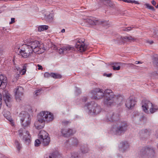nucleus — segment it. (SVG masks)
<instances>
[{"label": "nucleus", "mask_w": 158, "mask_h": 158, "mask_svg": "<svg viewBox=\"0 0 158 158\" xmlns=\"http://www.w3.org/2000/svg\"><path fill=\"white\" fill-rule=\"evenodd\" d=\"M119 115L113 112L108 113L105 120L107 122H114L115 123L111 127L110 132L112 134L120 135L123 134L127 130L128 125L126 121L120 120Z\"/></svg>", "instance_id": "nucleus-1"}, {"label": "nucleus", "mask_w": 158, "mask_h": 158, "mask_svg": "<svg viewBox=\"0 0 158 158\" xmlns=\"http://www.w3.org/2000/svg\"><path fill=\"white\" fill-rule=\"evenodd\" d=\"M54 119L53 115L50 112L42 111L37 116V120L35 123L34 126L38 129L43 128L45 123H48Z\"/></svg>", "instance_id": "nucleus-2"}, {"label": "nucleus", "mask_w": 158, "mask_h": 158, "mask_svg": "<svg viewBox=\"0 0 158 158\" xmlns=\"http://www.w3.org/2000/svg\"><path fill=\"white\" fill-rule=\"evenodd\" d=\"M123 100L122 96L114 95L111 89L107 90L106 92L103 103L105 106L109 107L115 104H119Z\"/></svg>", "instance_id": "nucleus-3"}, {"label": "nucleus", "mask_w": 158, "mask_h": 158, "mask_svg": "<svg viewBox=\"0 0 158 158\" xmlns=\"http://www.w3.org/2000/svg\"><path fill=\"white\" fill-rule=\"evenodd\" d=\"M140 158H155V152L153 148L147 146L143 148L139 154Z\"/></svg>", "instance_id": "nucleus-4"}, {"label": "nucleus", "mask_w": 158, "mask_h": 158, "mask_svg": "<svg viewBox=\"0 0 158 158\" xmlns=\"http://www.w3.org/2000/svg\"><path fill=\"white\" fill-rule=\"evenodd\" d=\"M142 107L143 110L145 113L148 114L150 112L152 114L156 111L158 107L156 106L153 105L149 101L143 99L141 103Z\"/></svg>", "instance_id": "nucleus-5"}, {"label": "nucleus", "mask_w": 158, "mask_h": 158, "mask_svg": "<svg viewBox=\"0 0 158 158\" xmlns=\"http://www.w3.org/2000/svg\"><path fill=\"white\" fill-rule=\"evenodd\" d=\"M16 53L22 57L26 58L28 57L33 52L28 44H23L21 48H19Z\"/></svg>", "instance_id": "nucleus-6"}, {"label": "nucleus", "mask_w": 158, "mask_h": 158, "mask_svg": "<svg viewBox=\"0 0 158 158\" xmlns=\"http://www.w3.org/2000/svg\"><path fill=\"white\" fill-rule=\"evenodd\" d=\"M85 106L89 110V113L92 115L97 114L101 111L100 106L94 102H91L87 103Z\"/></svg>", "instance_id": "nucleus-7"}, {"label": "nucleus", "mask_w": 158, "mask_h": 158, "mask_svg": "<svg viewBox=\"0 0 158 158\" xmlns=\"http://www.w3.org/2000/svg\"><path fill=\"white\" fill-rule=\"evenodd\" d=\"M28 42L27 44L29 45L33 52L37 54L41 53V51L40 50L41 49V45H43L42 44H40L39 41L37 40L28 41Z\"/></svg>", "instance_id": "nucleus-8"}, {"label": "nucleus", "mask_w": 158, "mask_h": 158, "mask_svg": "<svg viewBox=\"0 0 158 158\" xmlns=\"http://www.w3.org/2000/svg\"><path fill=\"white\" fill-rule=\"evenodd\" d=\"M107 90L110 89H106L103 92L102 89L96 88L91 92V94L92 95L91 98L95 99H100L103 97L104 98L105 97L106 92Z\"/></svg>", "instance_id": "nucleus-9"}, {"label": "nucleus", "mask_w": 158, "mask_h": 158, "mask_svg": "<svg viewBox=\"0 0 158 158\" xmlns=\"http://www.w3.org/2000/svg\"><path fill=\"white\" fill-rule=\"evenodd\" d=\"M19 135L20 137H22V140L26 144H29L31 141V136L29 132L25 129H20L18 131Z\"/></svg>", "instance_id": "nucleus-10"}, {"label": "nucleus", "mask_w": 158, "mask_h": 158, "mask_svg": "<svg viewBox=\"0 0 158 158\" xmlns=\"http://www.w3.org/2000/svg\"><path fill=\"white\" fill-rule=\"evenodd\" d=\"M15 93V98L17 102H19L21 100L22 96L23 95V88L21 86H17L14 90Z\"/></svg>", "instance_id": "nucleus-11"}, {"label": "nucleus", "mask_w": 158, "mask_h": 158, "mask_svg": "<svg viewBox=\"0 0 158 158\" xmlns=\"http://www.w3.org/2000/svg\"><path fill=\"white\" fill-rule=\"evenodd\" d=\"M85 41V39H79L75 45V47L80 52H85L86 50L87 45L84 44Z\"/></svg>", "instance_id": "nucleus-12"}, {"label": "nucleus", "mask_w": 158, "mask_h": 158, "mask_svg": "<svg viewBox=\"0 0 158 158\" xmlns=\"http://www.w3.org/2000/svg\"><path fill=\"white\" fill-rule=\"evenodd\" d=\"M136 40L134 37L132 36H125L124 37L119 36L117 40L118 43L120 44H121L128 42H134Z\"/></svg>", "instance_id": "nucleus-13"}, {"label": "nucleus", "mask_w": 158, "mask_h": 158, "mask_svg": "<svg viewBox=\"0 0 158 158\" xmlns=\"http://www.w3.org/2000/svg\"><path fill=\"white\" fill-rule=\"evenodd\" d=\"M139 135L141 140H145L148 139L150 135V132L147 129L142 130L139 132Z\"/></svg>", "instance_id": "nucleus-14"}, {"label": "nucleus", "mask_w": 158, "mask_h": 158, "mask_svg": "<svg viewBox=\"0 0 158 158\" xmlns=\"http://www.w3.org/2000/svg\"><path fill=\"white\" fill-rule=\"evenodd\" d=\"M129 147V143L127 142L123 141L120 143L119 146V151L124 153L127 150Z\"/></svg>", "instance_id": "nucleus-15"}, {"label": "nucleus", "mask_w": 158, "mask_h": 158, "mask_svg": "<svg viewBox=\"0 0 158 158\" xmlns=\"http://www.w3.org/2000/svg\"><path fill=\"white\" fill-rule=\"evenodd\" d=\"M7 84V79L4 75H0V89H3L6 88Z\"/></svg>", "instance_id": "nucleus-16"}, {"label": "nucleus", "mask_w": 158, "mask_h": 158, "mask_svg": "<svg viewBox=\"0 0 158 158\" xmlns=\"http://www.w3.org/2000/svg\"><path fill=\"white\" fill-rule=\"evenodd\" d=\"M136 102V101L133 98H129L127 100L125 105L129 109H131L134 106Z\"/></svg>", "instance_id": "nucleus-17"}, {"label": "nucleus", "mask_w": 158, "mask_h": 158, "mask_svg": "<svg viewBox=\"0 0 158 158\" xmlns=\"http://www.w3.org/2000/svg\"><path fill=\"white\" fill-rule=\"evenodd\" d=\"M74 48L70 46L64 47L60 48L59 50V53L60 54H66L71 52L74 50Z\"/></svg>", "instance_id": "nucleus-18"}, {"label": "nucleus", "mask_w": 158, "mask_h": 158, "mask_svg": "<svg viewBox=\"0 0 158 158\" xmlns=\"http://www.w3.org/2000/svg\"><path fill=\"white\" fill-rule=\"evenodd\" d=\"M19 116L21 121L23 122L24 120H26V121L28 122V123H29V120H27L30 117V116L27 112L22 111L19 114Z\"/></svg>", "instance_id": "nucleus-19"}, {"label": "nucleus", "mask_w": 158, "mask_h": 158, "mask_svg": "<svg viewBox=\"0 0 158 158\" xmlns=\"http://www.w3.org/2000/svg\"><path fill=\"white\" fill-rule=\"evenodd\" d=\"M85 21L89 24L91 25H97L100 24H103L106 23V21H100L99 20H95L93 19L87 18Z\"/></svg>", "instance_id": "nucleus-20"}, {"label": "nucleus", "mask_w": 158, "mask_h": 158, "mask_svg": "<svg viewBox=\"0 0 158 158\" xmlns=\"http://www.w3.org/2000/svg\"><path fill=\"white\" fill-rule=\"evenodd\" d=\"M68 142L70 145L73 146H77L79 143L78 139L74 137L70 138L68 140Z\"/></svg>", "instance_id": "nucleus-21"}, {"label": "nucleus", "mask_w": 158, "mask_h": 158, "mask_svg": "<svg viewBox=\"0 0 158 158\" xmlns=\"http://www.w3.org/2000/svg\"><path fill=\"white\" fill-rule=\"evenodd\" d=\"M4 99L6 106H10V102L11 98L10 97V95L9 93H6L4 95Z\"/></svg>", "instance_id": "nucleus-22"}, {"label": "nucleus", "mask_w": 158, "mask_h": 158, "mask_svg": "<svg viewBox=\"0 0 158 158\" xmlns=\"http://www.w3.org/2000/svg\"><path fill=\"white\" fill-rule=\"evenodd\" d=\"M80 150L81 152L83 154H85L88 153L89 150L88 146L87 145H84L81 147Z\"/></svg>", "instance_id": "nucleus-23"}, {"label": "nucleus", "mask_w": 158, "mask_h": 158, "mask_svg": "<svg viewBox=\"0 0 158 158\" xmlns=\"http://www.w3.org/2000/svg\"><path fill=\"white\" fill-rule=\"evenodd\" d=\"M4 116L7 119H8L11 123H13V120L12 119L10 116V114L9 111H6V113L4 114Z\"/></svg>", "instance_id": "nucleus-24"}, {"label": "nucleus", "mask_w": 158, "mask_h": 158, "mask_svg": "<svg viewBox=\"0 0 158 158\" xmlns=\"http://www.w3.org/2000/svg\"><path fill=\"white\" fill-rule=\"evenodd\" d=\"M152 60L154 66L158 68V58L155 56L152 57Z\"/></svg>", "instance_id": "nucleus-25"}, {"label": "nucleus", "mask_w": 158, "mask_h": 158, "mask_svg": "<svg viewBox=\"0 0 158 158\" xmlns=\"http://www.w3.org/2000/svg\"><path fill=\"white\" fill-rule=\"evenodd\" d=\"M41 141L44 146H47L50 143V138H47L46 139H42Z\"/></svg>", "instance_id": "nucleus-26"}, {"label": "nucleus", "mask_w": 158, "mask_h": 158, "mask_svg": "<svg viewBox=\"0 0 158 158\" xmlns=\"http://www.w3.org/2000/svg\"><path fill=\"white\" fill-rule=\"evenodd\" d=\"M40 139H43V137H45L48 135V134L44 131H41L39 134Z\"/></svg>", "instance_id": "nucleus-27"}, {"label": "nucleus", "mask_w": 158, "mask_h": 158, "mask_svg": "<svg viewBox=\"0 0 158 158\" xmlns=\"http://www.w3.org/2000/svg\"><path fill=\"white\" fill-rule=\"evenodd\" d=\"M15 144L19 152L21 149L22 148V144L17 139L15 140Z\"/></svg>", "instance_id": "nucleus-28"}, {"label": "nucleus", "mask_w": 158, "mask_h": 158, "mask_svg": "<svg viewBox=\"0 0 158 158\" xmlns=\"http://www.w3.org/2000/svg\"><path fill=\"white\" fill-rule=\"evenodd\" d=\"M28 120H29L28 122H29V123H28V122H27V121H26V120H24L23 122L21 121V124L23 127H28L30 124L31 120L30 117L29 118Z\"/></svg>", "instance_id": "nucleus-29"}, {"label": "nucleus", "mask_w": 158, "mask_h": 158, "mask_svg": "<svg viewBox=\"0 0 158 158\" xmlns=\"http://www.w3.org/2000/svg\"><path fill=\"white\" fill-rule=\"evenodd\" d=\"M48 27L47 25H41L40 26L38 27V31H41L44 30H47L48 29Z\"/></svg>", "instance_id": "nucleus-30"}, {"label": "nucleus", "mask_w": 158, "mask_h": 158, "mask_svg": "<svg viewBox=\"0 0 158 158\" xmlns=\"http://www.w3.org/2000/svg\"><path fill=\"white\" fill-rule=\"evenodd\" d=\"M61 133L63 136L64 137H68L67 129L62 128L61 130Z\"/></svg>", "instance_id": "nucleus-31"}, {"label": "nucleus", "mask_w": 158, "mask_h": 158, "mask_svg": "<svg viewBox=\"0 0 158 158\" xmlns=\"http://www.w3.org/2000/svg\"><path fill=\"white\" fill-rule=\"evenodd\" d=\"M57 155L55 152L50 154L49 155H45L44 158H56Z\"/></svg>", "instance_id": "nucleus-32"}, {"label": "nucleus", "mask_w": 158, "mask_h": 158, "mask_svg": "<svg viewBox=\"0 0 158 158\" xmlns=\"http://www.w3.org/2000/svg\"><path fill=\"white\" fill-rule=\"evenodd\" d=\"M118 64H119L120 63H114L113 64L114 65L112 66V67L114 70H118L120 69V66L118 65L117 67L115 66Z\"/></svg>", "instance_id": "nucleus-33"}, {"label": "nucleus", "mask_w": 158, "mask_h": 158, "mask_svg": "<svg viewBox=\"0 0 158 158\" xmlns=\"http://www.w3.org/2000/svg\"><path fill=\"white\" fill-rule=\"evenodd\" d=\"M51 77L54 78L60 79L61 78L62 76L59 74L51 73Z\"/></svg>", "instance_id": "nucleus-34"}, {"label": "nucleus", "mask_w": 158, "mask_h": 158, "mask_svg": "<svg viewBox=\"0 0 158 158\" xmlns=\"http://www.w3.org/2000/svg\"><path fill=\"white\" fill-rule=\"evenodd\" d=\"M76 132V131L75 130H73L71 129H67V133L68 137L70 136L71 135H72L74 134Z\"/></svg>", "instance_id": "nucleus-35"}, {"label": "nucleus", "mask_w": 158, "mask_h": 158, "mask_svg": "<svg viewBox=\"0 0 158 158\" xmlns=\"http://www.w3.org/2000/svg\"><path fill=\"white\" fill-rule=\"evenodd\" d=\"M72 158H77L78 155L77 152H73L71 153Z\"/></svg>", "instance_id": "nucleus-36"}, {"label": "nucleus", "mask_w": 158, "mask_h": 158, "mask_svg": "<svg viewBox=\"0 0 158 158\" xmlns=\"http://www.w3.org/2000/svg\"><path fill=\"white\" fill-rule=\"evenodd\" d=\"M145 5L146 6V8H148L149 9L152 10L153 11H154L155 9L154 7L152 6H150L149 4L146 3Z\"/></svg>", "instance_id": "nucleus-37"}, {"label": "nucleus", "mask_w": 158, "mask_h": 158, "mask_svg": "<svg viewBox=\"0 0 158 158\" xmlns=\"http://www.w3.org/2000/svg\"><path fill=\"white\" fill-rule=\"evenodd\" d=\"M41 142L40 140L36 139L35 142V146L38 147L40 144Z\"/></svg>", "instance_id": "nucleus-38"}, {"label": "nucleus", "mask_w": 158, "mask_h": 158, "mask_svg": "<svg viewBox=\"0 0 158 158\" xmlns=\"http://www.w3.org/2000/svg\"><path fill=\"white\" fill-rule=\"evenodd\" d=\"M70 123V122L69 121H66L65 120H63L62 122V125L64 126H66Z\"/></svg>", "instance_id": "nucleus-39"}, {"label": "nucleus", "mask_w": 158, "mask_h": 158, "mask_svg": "<svg viewBox=\"0 0 158 158\" xmlns=\"http://www.w3.org/2000/svg\"><path fill=\"white\" fill-rule=\"evenodd\" d=\"M44 77H51V73H49L48 72H46L44 74Z\"/></svg>", "instance_id": "nucleus-40"}, {"label": "nucleus", "mask_w": 158, "mask_h": 158, "mask_svg": "<svg viewBox=\"0 0 158 158\" xmlns=\"http://www.w3.org/2000/svg\"><path fill=\"white\" fill-rule=\"evenodd\" d=\"M53 19V18L52 17L50 16H48L47 18V20L48 22H51Z\"/></svg>", "instance_id": "nucleus-41"}, {"label": "nucleus", "mask_w": 158, "mask_h": 158, "mask_svg": "<svg viewBox=\"0 0 158 158\" xmlns=\"http://www.w3.org/2000/svg\"><path fill=\"white\" fill-rule=\"evenodd\" d=\"M20 72V73H22L21 75H23L25 74V73L26 72V70H25L24 69H22L20 71H19V72Z\"/></svg>", "instance_id": "nucleus-42"}, {"label": "nucleus", "mask_w": 158, "mask_h": 158, "mask_svg": "<svg viewBox=\"0 0 158 158\" xmlns=\"http://www.w3.org/2000/svg\"><path fill=\"white\" fill-rule=\"evenodd\" d=\"M51 47L54 50H56L57 49V47L55 44H52Z\"/></svg>", "instance_id": "nucleus-43"}, {"label": "nucleus", "mask_w": 158, "mask_h": 158, "mask_svg": "<svg viewBox=\"0 0 158 158\" xmlns=\"http://www.w3.org/2000/svg\"><path fill=\"white\" fill-rule=\"evenodd\" d=\"M41 91V90L38 89L36 90L35 91V94L36 95V96H38L39 95V93Z\"/></svg>", "instance_id": "nucleus-44"}, {"label": "nucleus", "mask_w": 158, "mask_h": 158, "mask_svg": "<svg viewBox=\"0 0 158 158\" xmlns=\"http://www.w3.org/2000/svg\"><path fill=\"white\" fill-rule=\"evenodd\" d=\"M15 22V19L14 18H12L11 19V21L9 23L10 24H11Z\"/></svg>", "instance_id": "nucleus-45"}, {"label": "nucleus", "mask_w": 158, "mask_h": 158, "mask_svg": "<svg viewBox=\"0 0 158 158\" xmlns=\"http://www.w3.org/2000/svg\"><path fill=\"white\" fill-rule=\"evenodd\" d=\"M82 100L83 102H85L87 100V98L85 97H83L82 99Z\"/></svg>", "instance_id": "nucleus-46"}, {"label": "nucleus", "mask_w": 158, "mask_h": 158, "mask_svg": "<svg viewBox=\"0 0 158 158\" xmlns=\"http://www.w3.org/2000/svg\"><path fill=\"white\" fill-rule=\"evenodd\" d=\"M27 64H25L23 66V69H24L25 70H26V69H27Z\"/></svg>", "instance_id": "nucleus-47"}, {"label": "nucleus", "mask_w": 158, "mask_h": 158, "mask_svg": "<svg viewBox=\"0 0 158 158\" xmlns=\"http://www.w3.org/2000/svg\"><path fill=\"white\" fill-rule=\"evenodd\" d=\"M154 34L158 38V30H155Z\"/></svg>", "instance_id": "nucleus-48"}, {"label": "nucleus", "mask_w": 158, "mask_h": 158, "mask_svg": "<svg viewBox=\"0 0 158 158\" xmlns=\"http://www.w3.org/2000/svg\"><path fill=\"white\" fill-rule=\"evenodd\" d=\"M76 91L79 94L81 93V92L80 89L77 88L76 89Z\"/></svg>", "instance_id": "nucleus-49"}, {"label": "nucleus", "mask_w": 158, "mask_h": 158, "mask_svg": "<svg viewBox=\"0 0 158 158\" xmlns=\"http://www.w3.org/2000/svg\"><path fill=\"white\" fill-rule=\"evenodd\" d=\"M37 66L38 67V69L39 70H42L43 68L42 66L39 65V64H38L37 65Z\"/></svg>", "instance_id": "nucleus-50"}, {"label": "nucleus", "mask_w": 158, "mask_h": 158, "mask_svg": "<svg viewBox=\"0 0 158 158\" xmlns=\"http://www.w3.org/2000/svg\"><path fill=\"white\" fill-rule=\"evenodd\" d=\"M112 73H109V74H104V75H106V77H110L111 75H112Z\"/></svg>", "instance_id": "nucleus-51"}, {"label": "nucleus", "mask_w": 158, "mask_h": 158, "mask_svg": "<svg viewBox=\"0 0 158 158\" xmlns=\"http://www.w3.org/2000/svg\"><path fill=\"white\" fill-rule=\"evenodd\" d=\"M151 3L153 6H155L156 4V2L154 0L152 1Z\"/></svg>", "instance_id": "nucleus-52"}, {"label": "nucleus", "mask_w": 158, "mask_h": 158, "mask_svg": "<svg viewBox=\"0 0 158 158\" xmlns=\"http://www.w3.org/2000/svg\"><path fill=\"white\" fill-rule=\"evenodd\" d=\"M132 3H134L135 4H139V2H138L135 1V0L133 1Z\"/></svg>", "instance_id": "nucleus-53"}, {"label": "nucleus", "mask_w": 158, "mask_h": 158, "mask_svg": "<svg viewBox=\"0 0 158 158\" xmlns=\"http://www.w3.org/2000/svg\"><path fill=\"white\" fill-rule=\"evenodd\" d=\"M127 64L129 65V66L130 67H132L133 66H136L135 65H134V64Z\"/></svg>", "instance_id": "nucleus-54"}, {"label": "nucleus", "mask_w": 158, "mask_h": 158, "mask_svg": "<svg viewBox=\"0 0 158 158\" xmlns=\"http://www.w3.org/2000/svg\"><path fill=\"white\" fill-rule=\"evenodd\" d=\"M132 2H133V1H132V0H127V2L129 3H132Z\"/></svg>", "instance_id": "nucleus-55"}, {"label": "nucleus", "mask_w": 158, "mask_h": 158, "mask_svg": "<svg viewBox=\"0 0 158 158\" xmlns=\"http://www.w3.org/2000/svg\"><path fill=\"white\" fill-rule=\"evenodd\" d=\"M127 29H128V31H130L131 30L132 28L131 27H127Z\"/></svg>", "instance_id": "nucleus-56"}, {"label": "nucleus", "mask_w": 158, "mask_h": 158, "mask_svg": "<svg viewBox=\"0 0 158 158\" xmlns=\"http://www.w3.org/2000/svg\"><path fill=\"white\" fill-rule=\"evenodd\" d=\"M47 138H50L49 137H48V135L46 136V137L45 136V137H43V139H40L41 140L42 139H46Z\"/></svg>", "instance_id": "nucleus-57"}, {"label": "nucleus", "mask_w": 158, "mask_h": 158, "mask_svg": "<svg viewBox=\"0 0 158 158\" xmlns=\"http://www.w3.org/2000/svg\"><path fill=\"white\" fill-rule=\"evenodd\" d=\"M65 30L64 29H62V30L61 31V32L62 33H64V32H65Z\"/></svg>", "instance_id": "nucleus-58"}, {"label": "nucleus", "mask_w": 158, "mask_h": 158, "mask_svg": "<svg viewBox=\"0 0 158 158\" xmlns=\"http://www.w3.org/2000/svg\"><path fill=\"white\" fill-rule=\"evenodd\" d=\"M123 30L124 31H128V29H127V27L125 28L124 29H123Z\"/></svg>", "instance_id": "nucleus-59"}, {"label": "nucleus", "mask_w": 158, "mask_h": 158, "mask_svg": "<svg viewBox=\"0 0 158 158\" xmlns=\"http://www.w3.org/2000/svg\"><path fill=\"white\" fill-rule=\"evenodd\" d=\"M149 43L150 44H152L153 43V41H149Z\"/></svg>", "instance_id": "nucleus-60"}, {"label": "nucleus", "mask_w": 158, "mask_h": 158, "mask_svg": "<svg viewBox=\"0 0 158 158\" xmlns=\"http://www.w3.org/2000/svg\"><path fill=\"white\" fill-rule=\"evenodd\" d=\"M122 1H123L124 2H127V0H122Z\"/></svg>", "instance_id": "nucleus-61"}, {"label": "nucleus", "mask_w": 158, "mask_h": 158, "mask_svg": "<svg viewBox=\"0 0 158 158\" xmlns=\"http://www.w3.org/2000/svg\"><path fill=\"white\" fill-rule=\"evenodd\" d=\"M138 64H142V62H141V61H138Z\"/></svg>", "instance_id": "nucleus-62"}, {"label": "nucleus", "mask_w": 158, "mask_h": 158, "mask_svg": "<svg viewBox=\"0 0 158 158\" xmlns=\"http://www.w3.org/2000/svg\"><path fill=\"white\" fill-rule=\"evenodd\" d=\"M2 100V99L1 98H0V103H1L2 104V103H1V101Z\"/></svg>", "instance_id": "nucleus-63"}, {"label": "nucleus", "mask_w": 158, "mask_h": 158, "mask_svg": "<svg viewBox=\"0 0 158 158\" xmlns=\"http://www.w3.org/2000/svg\"><path fill=\"white\" fill-rule=\"evenodd\" d=\"M156 8H158V5H157V6H155Z\"/></svg>", "instance_id": "nucleus-64"}]
</instances>
